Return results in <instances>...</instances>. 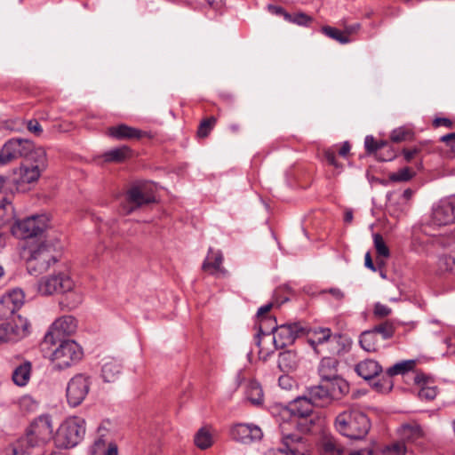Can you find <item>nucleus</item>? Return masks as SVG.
I'll return each instance as SVG.
<instances>
[{"label":"nucleus","instance_id":"obj_12","mask_svg":"<svg viewBox=\"0 0 455 455\" xmlns=\"http://www.w3.org/2000/svg\"><path fill=\"white\" fill-rule=\"evenodd\" d=\"M77 327L76 320L72 315H64L57 319L44 335L43 346H55L63 338L73 334Z\"/></svg>","mask_w":455,"mask_h":455},{"label":"nucleus","instance_id":"obj_31","mask_svg":"<svg viewBox=\"0 0 455 455\" xmlns=\"http://www.w3.org/2000/svg\"><path fill=\"white\" fill-rule=\"evenodd\" d=\"M32 364L29 361H23L12 371V380L20 387L26 386L30 379Z\"/></svg>","mask_w":455,"mask_h":455},{"label":"nucleus","instance_id":"obj_24","mask_svg":"<svg viewBox=\"0 0 455 455\" xmlns=\"http://www.w3.org/2000/svg\"><path fill=\"white\" fill-rule=\"evenodd\" d=\"M307 395L315 406L323 407L332 402L323 381H321L317 386L308 388Z\"/></svg>","mask_w":455,"mask_h":455},{"label":"nucleus","instance_id":"obj_15","mask_svg":"<svg viewBox=\"0 0 455 455\" xmlns=\"http://www.w3.org/2000/svg\"><path fill=\"white\" fill-rule=\"evenodd\" d=\"M25 295L21 289L16 288L6 292L0 299V318H12L18 316L16 311L24 303Z\"/></svg>","mask_w":455,"mask_h":455},{"label":"nucleus","instance_id":"obj_39","mask_svg":"<svg viewBox=\"0 0 455 455\" xmlns=\"http://www.w3.org/2000/svg\"><path fill=\"white\" fill-rule=\"evenodd\" d=\"M14 217V208L12 203L4 198L0 201V228L10 222Z\"/></svg>","mask_w":455,"mask_h":455},{"label":"nucleus","instance_id":"obj_25","mask_svg":"<svg viewBox=\"0 0 455 455\" xmlns=\"http://www.w3.org/2000/svg\"><path fill=\"white\" fill-rule=\"evenodd\" d=\"M355 371L363 379L370 380L382 371V367L378 362L366 359L358 363L355 367Z\"/></svg>","mask_w":455,"mask_h":455},{"label":"nucleus","instance_id":"obj_4","mask_svg":"<svg viewBox=\"0 0 455 455\" xmlns=\"http://www.w3.org/2000/svg\"><path fill=\"white\" fill-rule=\"evenodd\" d=\"M49 355L52 369L63 371L76 364L83 357L81 347L72 339L58 341Z\"/></svg>","mask_w":455,"mask_h":455},{"label":"nucleus","instance_id":"obj_53","mask_svg":"<svg viewBox=\"0 0 455 455\" xmlns=\"http://www.w3.org/2000/svg\"><path fill=\"white\" fill-rule=\"evenodd\" d=\"M391 308L381 303H376L374 306V315L379 317H385L391 314Z\"/></svg>","mask_w":455,"mask_h":455},{"label":"nucleus","instance_id":"obj_48","mask_svg":"<svg viewBox=\"0 0 455 455\" xmlns=\"http://www.w3.org/2000/svg\"><path fill=\"white\" fill-rule=\"evenodd\" d=\"M439 268L442 271L451 272L455 275V257L452 255H443L438 261Z\"/></svg>","mask_w":455,"mask_h":455},{"label":"nucleus","instance_id":"obj_43","mask_svg":"<svg viewBox=\"0 0 455 455\" xmlns=\"http://www.w3.org/2000/svg\"><path fill=\"white\" fill-rule=\"evenodd\" d=\"M195 443L201 450L209 448L212 444L211 434L204 428L200 429L195 435Z\"/></svg>","mask_w":455,"mask_h":455},{"label":"nucleus","instance_id":"obj_56","mask_svg":"<svg viewBox=\"0 0 455 455\" xmlns=\"http://www.w3.org/2000/svg\"><path fill=\"white\" fill-rule=\"evenodd\" d=\"M322 292L323 293H324V292L330 293L333 297V299L338 301L342 300L344 298V292L341 290H339V288H331L328 291H323Z\"/></svg>","mask_w":455,"mask_h":455},{"label":"nucleus","instance_id":"obj_62","mask_svg":"<svg viewBox=\"0 0 455 455\" xmlns=\"http://www.w3.org/2000/svg\"><path fill=\"white\" fill-rule=\"evenodd\" d=\"M104 455H118L117 445L116 443H109Z\"/></svg>","mask_w":455,"mask_h":455},{"label":"nucleus","instance_id":"obj_44","mask_svg":"<svg viewBox=\"0 0 455 455\" xmlns=\"http://www.w3.org/2000/svg\"><path fill=\"white\" fill-rule=\"evenodd\" d=\"M387 143L385 141H376L373 136L368 135L364 139V147L368 154L379 153V150H382L385 146H387Z\"/></svg>","mask_w":455,"mask_h":455},{"label":"nucleus","instance_id":"obj_50","mask_svg":"<svg viewBox=\"0 0 455 455\" xmlns=\"http://www.w3.org/2000/svg\"><path fill=\"white\" fill-rule=\"evenodd\" d=\"M413 176V172L409 167L400 169L390 175V180L395 182L408 181Z\"/></svg>","mask_w":455,"mask_h":455},{"label":"nucleus","instance_id":"obj_57","mask_svg":"<svg viewBox=\"0 0 455 455\" xmlns=\"http://www.w3.org/2000/svg\"><path fill=\"white\" fill-rule=\"evenodd\" d=\"M360 23H355L345 27L344 34L349 37V36L355 34L360 29Z\"/></svg>","mask_w":455,"mask_h":455},{"label":"nucleus","instance_id":"obj_59","mask_svg":"<svg viewBox=\"0 0 455 455\" xmlns=\"http://www.w3.org/2000/svg\"><path fill=\"white\" fill-rule=\"evenodd\" d=\"M403 156H404L405 160L407 162H410L419 153V149L417 148H410V149H403Z\"/></svg>","mask_w":455,"mask_h":455},{"label":"nucleus","instance_id":"obj_60","mask_svg":"<svg viewBox=\"0 0 455 455\" xmlns=\"http://www.w3.org/2000/svg\"><path fill=\"white\" fill-rule=\"evenodd\" d=\"M384 381L387 385V387H383L382 385L379 384V382H375L374 383V387H376L377 390L381 391V392L391 390V388H392V382H391V380L388 379L384 380Z\"/></svg>","mask_w":455,"mask_h":455},{"label":"nucleus","instance_id":"obj_30","mask_svg":"<svg viewBox=\"0 0 455 455\" xmlns=\"http://www.w3.org/2000/svg\"><path fill=\"white\" fill-rule=\"evenodd\" d=\"M338 146L335 145L331 148L324 149L323 157L330 165L337 169H342L343 165L339 164L336 159V152H338L340 156L347 157L349 154L351 147L348 141L343 142V144L338 149L336 148Z\"/></svg>","mask_w":455,"mask_h":455},{"label":"nucleus","instance_id":"obj_18","mask_svg":"<svg viewBox=\"0 0 455 455\" xmlns=\"http://www.w3.org/2000/svg\"><path fill=\"white\" fill-rule=\"evenodd\" d=\"M315 405L307 395L299 396L290 403L289 406L283 411V415H289L298 418H307L313 412Z\"/></svg>","mask_w":455,"mask_h":455},{"label":"nucleus","instance_id":"obj_37","mask_svg":"<svg viewBox=\"0 0 455 455\" xmlns=\"http://www.w3.org/2000/svg\"><path fill=\"white\" fill-rule=\"evenodd\" d=\"M416 365L415 360H405L399 363H396L393 366L389 367L387 371V374L388 378L393 377L398 374H404L411 370Z\"/></svg>","mask_w":455,"mask_h":455},{"label":"nucleus","instance_id":"obj_6","mask_svg":"<svg viewBox=\"0 0 455 455\" xmlns=\"http://www.w3.org/2000/svg\"><path fill=\"white\" fill-rule=\"evenodd\" d=\"M36 157L37 159L31 161L30 164H22L15 172L13 182L17 186L18 190H27V188H24V186L36 182L42 172L46 168L47 159L45 151H38Z\"/></svg>","mask_w":455,"mask_h":455},{"label":"nucleus","instance_id":"obj_36","mask_svg":"<svg viewBox=\"0 0 455 455\" xmlns=\"http://www.w3.org/2000/svg\"><path fill=\"white\" fill-rule=\"evenodd\" d=\"M246 398L255 405H259L263 402V391L260 385L256 381H250L245 391Z\"/></svg>","mask_w":455,"mask_h":455},{"label":"nucleus","instance_id":"obj_17","mask_svg":"<svg viewBox=\"0 0 455 455\" xmlns=\"http://www.w3.org/2000/svg\"><path fill=\"white\" fill-rule=\"evenodd\" d=\"M230 436L236 442L250 443L260 440L263 433L260 427L256 425L238 423L230 428Z\"/></svg>","mask_w":455,"mask_h":455},{"label":"nucleus","instance_id":"obj_34","mask_svg":"<svg viewBox=\"0 0 455 455\" xmlns=\"http://www.w3.org/2000/svg\"><path fill=\"white\" fill-rule=\"evenodd\" d=\"M361 347L366 352H376L380 347L379 337L372 331H365L359 338Z\"/></svg>","mask_w":455,"mask_h":455},{"label":"nucleus","instance_id":"obj_64","mask_svg":"<svg viewBox=\"0 0 455 455\" xmlns=\"http://www.w3.org/2000/svg\"><path fill=\"white\" fill-rule=\"evenodd\" d=\"M455 140V132L448 133L441 137V141H450Z\"/></svg>","mask_w":455,"mask_h":455},{"label":"nucleus","instance_id":"obj_61","mask_svg":"<svg viewBox=\"0 0 455 455\" xmlns=\"http://www.w3.org/2000/svg\"><path fill=\"white\" fill-rule=\"evenodd\" d=\"M364 265L367 268L372 270V271H376V268H375V266L372 262V259H371V254L370 252H367L365 254V258H364Z\"/></svg>","mask_w":455,"mask_h":455},{"label":"nucleus","instance_id":"obj_1","mask_svg":"<svg viewBox=\"0 0 455 455\" xmlns=\"http://www.w3.org/2000/svg\"><path fill=\"white\" fill-rule=\"evenodd\" d=\"M306 334V327L300 322L286 323L277 325L276 323L265 330L260 336L259 355L263 360L274 354L275 350L282 349L294 343L296 339Z\"/></svg>","mask_w":455,"mask_h":455},{"label":"nucleus","instance_id":"obj_52","mask_svg":"<svg viewBox=\"0 0 455 455\" xmlns=\"http://www.w3.org/2000/svg\"><path fill=\"white\" fill-rule=\"evenodd\" d=\"M27 129L36 136H40L43 133V128L36 119L28 120L27 122Z\"/></svg>","mask_w":455,"mask_h":455},{"label":"nucleus","instance_id":"obj_3","mask_svg":"<svg viewBox=\"0 0 455 455\" xmlns=\"http://www.w3.org/2000/svg\"><path fill=\"white\" fill-rule=\"evenodd\" d=\"M38 151H44L43 148L36 147L34 142L23 138H12L8 140L0 150V165L23 158L28 162L36 160Z\"/></svg>","mask_w":455,"mask_h":455},{"label":"nucleus","instance_id":"obj_28","mask_svg":"<svg viewBox=\"0 0 455 455\" xmlns=\"http://www.w3.org/2000/svg\"><path fill=\"white\" fill-rule=\"evenodd\" d=\"M429 381L430 377L427 376L423 372H419L414 377L415 384L421 386L418 395L422 400L432 401L437 395V387L427 386Z\"/></svg>","mask_w":455,"mask_h":455},{"label":"nucleus","instance_id":"obj_47","mask_svg":"<svg viewBox=\"0 0 455 455\" xmlns=\"http://www.w3.org/2000/svg\"><path fill=\"white\" fill-rule=\"evenodd\" d=\"M284 19L300 26H307L312 21V18L303 12L295 14L284 13Z\"/></svg>","mask_w":455,"mask_h":455},{"label":"nucleus","instance_id":"obj_51","mask_svg":"<svg viewBox=\"0 0 455 455\" xmlns=\"http://www.w3.org/2000/svg\"><path fill=\"white\" fill-rule=\"evenodd\" d=\"M384 452L387 455H405L406 446L403 443H395L387 446Z\"/></svg>","mask_w":455,"mask_h":455},{"label":"nucleus","instance_id":"obj_11","mask_svg":"<svg viewBox=\"0 0 455 455\" xmlns=\"http://www.w3.org/2000/svg\"><path fill=\"white\" fill-rule=\"evenodd\" d=\"M29 326L28 321L21 315L6 319L0 323V344L16 342L25 338L29 333Z\"/></svg>","mask_w":455,"mask_h":455},{"label":"nucleus","instance_id":"obj_63","mask_svg":"<svg viewBox=\"0 0 455 455\" xmlns=\"http://www.w3.org/2000/svg\"><path fill=\"white\" fill-rule=\"evenodd\" d=\"M371 454H372V451L370 449L357 450V451H354L350 453V455H371Z\"/></svg>","mask_w":455,"mask_h":455},{"label":"nucleus","instance_id":"obj_8","mask_svg":"<svg viewBox=\"0 0 455 455\" xmlns=\"http://www.w3.org/2000/svg\"><path fill=\"white\" fill-rule=\"evenodd\" d=\"M45 215H32L23 220H18L12 226V234L19 239H28L41 235L48 225Z\"/></svg>","mask_w":455,"mask_h":455},{"label":"nucleus","instance_id":"obj_23","mask_svg":"<svg viewBox=\"0 0 455 455\" xmlns=\"http://www.w3.org/2000/svg\"><path fill=\"white\" fill-rule=\"evenodd\" d=\"M325 387H327L328 393L331 400H339L349 393L350 387L348 382L341 377L324 380Z\"/></svg>","mask_w":455,"mask_h":455},{"label":"nucleus","instance_id":"obj_40","mask_svg":"<svg viewBox=\"0 0 455 455\" xmlns=\"http://www.w3.org/2000/svg\"><path fill=\"white\" fill-rule=\"evenodd\" d=\"M343 448L332 438L322 442V455H342Z\"/></svg>","mask_w":455,"mask_h":455},{"label":"nucleus","instance_id":"obj_38","mask_svg":"<svg viewBox=\"0 0 455 455\" xmlns=\"http://www.w3.org/2000/svg\"><path fill=\"white\" fill-rule=\"evenodd\" d=\"M278 367L282 371H289L296 366V355L291 351H284L279 354Z\"/></svg>","mask_w":455,"mask_h":455},{"label":"nucleus","instance_id":"obj_55","mask_svg":"<svg viewBox=\"0 0 455 455\" xmlns=\"http://www.w3.org/2000/svg\"><path fill=\"white\" fill-rule=\"evenodd\" d=\"M395 157V153L392 149H388L386 155H384V153L381 150H379V153L376 156V158L379 161H382V162L391 161Z\"/></svg>","mask_w":455,"mask_h":455},{"label":"nucleus","instance_id":"obj_21","mask_svg":"<svg viewBox=\"0 0 455 455\" xmlns=\"http://www.w3.org/2000/svg\"><path fill=\"white\" fill-rule=\"evenodd\" d=\"M44 443L38 440L28 431L20 437L12 447V455H29L33 449L43 445Z\"/></svg>","mask_w":455,"mask_h":455},{"label":"nucleus","instance_id":"obj_58","mask_svg":"<svg viewBox=\"0 0 455 455\" xmlns=\"http://www.w3.org/2000/svg\"><path fill=\"white\" fill-rule=\"evenodd\" d=\"M434 125L438 126H446V127H451L452 122L445 117H437L434 120Z\"/></svg>","mask_w":455,"mask_h":455},{"label":"nucleus","instance_id":"obj_49","mask_svg":"<svg viewBox=\"0 0 455 455\" xmlns=\"http://www.w3.org/2000/svg\"><path fill=\"white\" fill-rule=\"evenodd\" d=\"M411 138V131L404 127H399L397 129H395L390 134V139L394 142H402L410 140Z\"/></svg>","mask_w":455,"mask_h":455},{"label":"nucleus","instance_id":"obj_16","mask_svg":"<svg viewBox=\"0 0 455 455\" xmlns=\"http://www.w3.org/2000/svg\"><path fill=\"white\" fill-rule=\"evenodd\" d=\"M455 221V204L450 201H440L433 207L429 220L430 226H446Z\"/></svg>","mask_w":455,"mask_h":455},{"label":"nucleus","instance_id":"obj_13","mask_svg":"<svg viewBox=\"0 0 455 455\" xmlns=\"http://www.w3.org/2000/svg\"><path fill=\"white\" fill-rule=\"evenodd\" d=\"M73 286L74 280L68 273H58L42 278L38 283V291L44 295H52L69 291Z\"/></svg>","mask_w":455,"mask_h":455},{"label":"nucleus","instance_id":"obj_7","mask_svg":"<svg viewBox=\"0 0 455 455\" xmlns=\"http://www.w3.org/2000/svg\"><path fill=\"white\" fill-rule=\"evenodd\" d=\"M58 252L49 243H41L36 249L31 251L28 259V270L31 275H40L49 269L52 264L58 261Z\"/></svg>","mask_w":455,"mask_h":455},{"label":"nucleus","instance_id":"obj_35","mask_svg":"<svg viewBox=\"0 0 455 455\" xmlns=\"http://www.w3.org/2000/svg\"><path fill=\"white\" fill-rule=\"evenodd\" d=\"M65 303L70 308H76L83 301L84 295L80 287L74 282V286L69 291H63Z\"/></svg>","mask_w":455,"mask_h":455},{"label":"nucleus","instance_id":"obj_5","mask_svg":"<svg viewBox=\"0 0 455 455\" xmlns=\"http://www.w3.org/2000/svg\"><path fill=\"white\" fill-rule=\"evenodd\" d=\"M84 434L85 420L80 417L69 418L58 429L54 442L58 448H73L84 439Z\"/></svg>","mask_w":455,"mask_h":455},{"label":"nucleus","instance_id":"obj_27","mask_svg":"<svg viewBox=\"0 0 455 455\" xmlns=\"http://www.w3.org/2000/svg\"><path fill=\"white\" fill-rule=\"evenodd\" d=\"M144 134V132L126 124H119L108 129V135L117 140L140 139Z\"/></svg>","mask_w":455,"mask_h":455},{"label":"nucleus","instance_id":"obj_41","mask_svg":"<svg viewBox=\"0 0 455 455\" xmlns=\"http://www.w3.org/2000/svg\"><path fill=\"white\" fill-rule=\"evenodd\" d=\"M323 33L327 36L328 37L336 40L337 42L340 44H348L351 42L350 37L346 36L344 34V31H340L339 29L330 27V26H324L322 28Z\"/></svg>","mask_w":455,"mask_h":455},{"label":"nucleus","instance_id":"obj_22","mask_svg":"<svg viewBox=\"0 0 455 455\" xmlns=\"http://www.w3.org/2000/svg\"><path fill=\"white\" fill-rule=\"evenodd\" d=\"M123 364L115 357H107L101 366V376L105 382H115L122 373Z\"/></svg>","mask_w":455,"mask_h":455},{"label":"nucleus","instance_id":"obj_20","mask_svg":"<svg viewBox=\"0 0 455 455\" xmlns=\"http://www.w3.org/2000/svg\"><path fill=\"white\" fill-rule=\"evenodd\" d=\"M222 263L223 255L221 251H213L210 248L202 268L211 275H226L227 271L222 267Z\"/></svg>","mask_w":455,"mask_h":455},{"label":"nucleus","instance_id":"obj_14","mask_svg":"<svg viewBox=\"0 0 455 455\" xmlns=\"http://www.w3.org/2000/svg\"><path fill=\"white\" fill-rule=\"evenodd\" d=\"M306 334L307 335V341L310 346L316 351V347L323 343H327L330 347L338 345L333 350L335 353H341L344 350V345L341 346L343 337L340 334H331V331L329 328H315L313 330H307Z\"/></svg>","mask_w":455,"mask_h":455},{"label":"nucleus","instance_id":"obj_29","mask_svg":"<svg viewBox=\"0 0 455 455\" xmlns=\"http://www.w3.org/2000/svg\"><path fill=\"white\" fill-rule=\"evenodd\" d=\"M339 362L333 357H323L318 368L322 381L330 380L340 377L338 374Z\"/></svg>","mask_w":455,"mask_h":455},{"label":"nucleus","instance_id":"obj_45","mask_svg":"<svg viewBox=\"0 0 455 455\" xmlns=\"http://www.w3.org/2000/svg\"><path fill=\"white\" fill-rule=\"evenodd\" d=\"M373 243L376 249L377 254L383 258H387L390 255V251L382 235L379 233L373 235Z\"/></svg>","mask_w":455,"mask_h":455},{"label":"nucleus","instance_id":"obj_54","mask_svg":"<svg viewBox=\"0 0 455 455\" xmlns=\"http://www.w3.org/2000/svg\"><path fill=\"white\" fill-rule=\"evenodd\" d=\"M278 384L283 389L289 390L292 387L294 381L289 375H282L278 379Z\"/></svg>","mask_w":455,"mask_h":455},{"label":"nucleus","instance_id":"obj_33","mask_svg":"<svg viewBox=\"0 0 455 455\" xmlns=\"http://www.w3.org/2000/svg\"><path fill=\"white\" fill-rule=\"evenodd\" d=\"M401 435L409 442L416 443L425 437V432L416 422L403 424L401 427Z\"/></svg>","mask_w":455,"mask_h":455},{"label":"nucleus","instance_id":"obj_42","mask_svg":"<svg viewBox=\"0 0 455 455\" xmlns=\"http://www.w3.org/2000/svg\"><path fill=\"white\" fill-rule=\"evenodd\" d=\"M372 331L377 336L381 335L383 340H387L394 336L395 327L392 323L387 321L376 325Z\"/></svg>","mask_w":455,"mask_h":455},{"label":"nucleus","instance_id":"obj_26","mask_svg":"<svg viewBox=\"0 0 455 455\" xmlns=\"http://www.w3.org/2000/svg\"><path fill=\"white\" fill-rule=\"evenodd\" d=\"M273 307V303H268L260 307L257 312V318L259 321V332L255 336V342L258 347H260V336L265 335V330L273 323H275V318L265 315Z\"/></svg>","mask_w":455,"mask_h":455},{"label":"nucleus","instance_id":"obj_32","mask_svg":"<svg viewBox=\"0 0 455 455\" xmlns=\"http://www.w3.org/2000/svg\"><path fill=\"white\" fill-rule=\"evenodd\" d=\"M132 155V151L128 146H122L109 149L102 156L107 163H122L130 158Z\"/></svg>","mask_w":455,"mask_h":455},{"label":"nucleus","instance_id":"obj_2","mask_svg":"<svg viewBox=\"0 0 455 455\" xmlns=\"http://www.w3.org/2000/svg\"><path fill=\"white\" fill-rule=\"evenodd\" d=\"M335 427L342 435L354 440H361L368 434L371 423L363 412L348 410L336 417Z\"/></svg>","mask_w":455,"mask_h":455},{"label":"nucleus","instance_id":"obj_19","mask_svg":"<svg viewBox=\"0 0 455 455\" xmlns=\"http://www.w3.org/2000/svg\"><path fill=\"white\" fill-rule=\"evenodd\" d=\"M44 443L52 434V419L49 414H43L36 418L29 426L28 430Z\"/></svg>","mask_w":455,"mask_h":455},{"label":"nucleus","instance_id":"obj_9","mask_svg":"<svg viewBox=\"0 0 455 455\" xmlns=\"http://www.w3.org/2000/svg\"><path fill=\"white\" fill-rule=\"evenodd\" d=\"M155 201L156 197L151 188H147L145 184H138L127 190L124 202L122 204V211L125 214H130L143 205Z\"/></svg>","mask_w":455,"mask_h":455},{"label":"nucleus","instance_id":"obj_10","mask_svg":"<svg viewBox=\"0 0 455 455\" xmlns=\"http://www.w3.org/2000/svg\"><path fill=\"white\" fill-rule=\"evenodd\" d=\"M91 384V377L84 373L76 374L71 378L66 389L68 405L74 408L79 406L86 398Z\"/></svg>","mask_w":455,"mask_h":455},{"label":"nucleus","instance_id":"obj_46","mask_svg":"<svg viewBox=\"0 0 455 455\" xmlns=\"http://www.w3.org/2000/svg\"><path fill=\"white\" fill-rule=\"evenodd\" d=\"M216 122L217 119L214 116L204 119L198 127L197 135L201 138L207 137L214 127Z\"/></svg>","mask_w":455,"mask_h":455}]
</instances>
